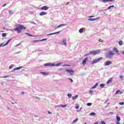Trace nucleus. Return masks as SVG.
<instances>
[{"label":"nucleus","instance_id":"nucleus-40","mask_svg":"<svg viewBox=\"0 0 124 124\" xmlns=\"http://www.w3.org/2000/svg\"><path fill=\"white\" fill-rule=\"evenodd\" d=\"M47 40V39H43L42 40H40V42L41 41H46Z\"/></svg>","mask_w":124,"mask_h":124},{"label":"nucleus","instance_id":"nucleus-58","mask_svg":"<svg viewBox=\"0 0 124 124\" xmlns=\"http://www.w3.org/2000/svg\"><path fill=\"white\" fill-rule=\"evenodd\" d=\"M4 6H6V4H5L2 6L3 7H4Z\"/></svg>","mask_w":124,"mask_h":124},{"label":"nucleus","instance_id":"nucleus-14","mask_svg":"<svg viewBox=\"0 0 124 124\" xmlns=\"http://www.w3.org/2000/svg\"><path fill=\"white\" fill-rule=\"evenodd\" d=\"M21 68H23L22 66H20V67H16L14 69H13V71H15V70H19V69H21Z\"/></svg>","mask_w":124,"mask_h":124},{"label":"nucleus","instance_id":"nucleus-45","mask_svg":"<svg viewBox=\"0 0 124 124\" xmlns=\"http://www.w3.org/2000/svg\"><path fill=\"white\" fill-rule=\"evenodd\" d=\"M53 34H55V33H51L48 34L47 35H53Z\"/></svg>","mask_w":124,"mask_h":124},{"label":"nucleus","instance_id":"nucleus-9","mask_svg":"<svg viewBox=\"0 0 124 124\" xmlns=\"http://www.w3.org/2000/svg\"><path fill=\"white\" fill-rule=\"evenodd\" d=\"M41 10H48L49 9V7H47L46 6H44L40 8Z\"/></svg>","mask_w":124,"mask_h":124},{"label":"nucleus","instance_id":"nucleus-18","mask_svg":"<svg viewBox=\"0 0 124 124\" xmlns=\"http://www.w3.org/2000/svg\"><path fill=\"white\" fill-rule=\"evenodd\" d=\"M67 105H58L57 107H62V108H65Z\"/></svg>","mask_w":124,"mask_h":124},{"label":"nucleus","instance_id":"nucleus-53","mask_svg":"<svg viewBox=\"0 0 124 124\" xmlns=\"http://www.w3.org/2000/svg\"><path fill=\"white\" fill-rule=\"evenodd\" d=\"M116 124H121L120 123V121H117V122H116Z\"/></svg>","mask_w":124,"mask_h":124},{"label":"nucleus","instance_id":"nucleus-48","mask_svg":"<svg viewBox=\"0 0 124 124\" xmlns=\"http://www.w3.org/2000/svg\"><path fill=\"white\" fill-rule=\"evenodd\" d=\"M75 108L76 109H79V106H76Z\"/></svg>","mask_w":124,"mask_h":124},{"label":"nucleus","instance_id":"nucleus-28","mask_svg":"<svg viewBox=\"0 0 124 124\" xmlns=\"http://www.w3.org/2000/svg\"><path fill=\"white\" fill-rule=\"evenodd\" d=\"M13 12H12V10H9V14H10L11 15H13Z\"/></svg>","mask_w":124,"mask_h":124},{"label":"nucleus","instance_id":"nucleus-25","mask_svg":"<svg viewBox=\"0 0 124 124\" xmlns=\"http://www.w3.org/2000/svg\"><path fill=\"white\" fill-rule=\"evenodd\" d=\"M77 97H78V95H77L75 96H72L73 100H74L75 99H76V98H77Z\"/></svg>","mask_w":124,"mask_h":124},{"label":"nucleus","instance_id":"nucleus-4","mask_svg":"<svg viewBox=\"0 0 124 124\" xmlns=\"http://www.w3.org/2000/svg\"><path fill=\"white\" fill-rule=\"evenodd\" d=\"M102 57H100L99 58L96 59L94 60L92 62V64H94V63H96V62H100V61L102 60Z\"/></svg>","mask_w":124,"mask_h":124},{"label":"nucleus","instance_id":"nucleus-60","mask_svg":"<svg viewBox=\"0 0 124 124\" xmlns=\"http://www.w3.org/2000/svg\"><path fill=\"white\" fill-rule=\"evenodd\" d=\"M21 94H24V92H22Z\"/></svg>","mask_w":124,"mask_h":124},{"label":"nucleus","instance_id":"nucleus-26","mask_svg":"<svg viewBox=\"0 0 124 124\" xmlns=\"http://www.w3.org/2000/svg\"><path fill=\"white\" fill-rule=\"evenodd\" d=\"M33 43H36V42H40V40H35L32 41Z\"/></svg>","mask_w":124,"mask_h":124},{"label":"nucleus","instance_id":"nucleus-42","mask_svg":"<svg viewBox=\"0 0 124 124\" xmlns=\"http://www.w3.org/2000/svg\"><path fill=\"white\" fill-rule=\"evenodd\" d=\"M120 105H124V102H122L119 103Z\"/></svg>","mask_w":124,"mask_h":124},{"label":"nucleus","instance_id":"nucleus-30","mask_svg":"<svg viewBox=\"0 0 124 124\" xmlns=\"http://www.w3.org/2000/svg\"><path fill=\"white\" fill-rule=\"evenodd\" d=\"M105 86V84H101L100 85V87H101V88H104Z\"/></svg>","mask_w":124,"mask_h":124},{"label":"nucleus","instance_id":"nucleus-22","mask_svg":"<svg viewBox=\"0 0 124 124\" xmlns=\"http://www.w3.org/2000/svg\"><path fill=\"white\" fill-rule=\"evenodd\" d=\"M113 52H115L116 54H118V53H119V50H118V48H113Z\"/></svg>","mask_w":124,"mask_h":124},{"label":"nucleus","instance_id":"nucleus-8","mask_svg":"<svg viewBox=\"0 0 124 124\" xmlns=\"http://www.w3.org/2000/svg\"><path fill=\"white\" fill-rule=\"evenodd\" d=\"M12 39H10L6 43L3 45V44H0V47H1V46H6V45H8V43H9V42H10V41H11Z\"/></svg>","mask_w":124,"mask_h":124},{"label":"nucleus","instance_id":"nucleus-21","mask_svg":"<svg viewBox=\"0 0 124 124\" xmlns=\"http://www.w3.org/2000/svg\"><path fill=\"white\" fill-rule=\"evenodd\" d=\"M64 26H66V24H61L57 26V29L62 28V27H64Z\"/></svg>","mask_w":124,"mask_h":124},{"label":"nucleus","instance_id":"nucleus-49","mask_svg":"<svg viewBox=\"0 0 124 124\" xmlns=\"http://www.w3.org/2000/svg\"><path fill=\"white\" fill-rule=\"evenodd\" d=\"M93 93V90L90 91V93L92 94V93Z\"/></svg>","mask_w":124,"mask_h":124},{"label":"nucleus","instance_id":"nucleus-57","mask_svg":"<svg viewBox=\"0 0 124 124\" xmlns=\"http://www.w3.org/2000/svg\"><path fill=\"white\" fill-rule=\"evenodd\" d=\"M48 114H52V112H51L50 111H48Z\"/></svg>","mask_w":124,"mask_h":124},{"label":"nucleus","instance_id":"nucleus-64","mask_svg":"<svg viewBox=\"0 0 124 124\" xmlns=\"http://www.w3.org/2000/svg\"><path fill=\"white\" fill-rule=\"evenodd\" d=\"M116 109H118V107H116Z\"/></svg>","mask_w":124,"mask_h":124},{"label":"nucleus","instance_id":"nucleus-7","mask_svg":"<svg viewBox=\"0 0 124 124\" xmlns=\"http://www.w3.org/2000/svg\"><path fill=\"white\" fill-rule=\"evenodd\" d=\"M45 66H54V63H46L44 64Z\"/></svg>","mask_w":124,"mask_h":124},{"label":"nucleus","instance_id":"nucleus-15","mask_svg":"<svg viewBox=\"0 0 124 124\" xmlns=\"http://www.w3.org/2000/svg\"><path fill=\"white\" fill-rule=\"evenodd\" d=\"M40 74H42V75H44V76H47V75H49L48 73H45L43 72H40Z\"/></svg>","mask_w":124,"mask_h":124},{"label":"nucleus","instance_id":"nucleus-41","mask_svg":"<svg viewBox=\"0 0 124 124\" xmlns=\"http://www.w3.org/2000/svg\"><path fill=\"white\" fill-rule=\"evenodd\" d=\"M62 66L63 67H64V66H70V65L64 64V65H62Z\"/></svg>","mask_w":124,"mask_h":124},{"label":"nucleus","instance_id":"nucleus-51","mask_svg":"<svg viewBox=\"0 0 124 124\" xmlns=\"http://www.w3.org/2000/svg\"><path fill=\"white\" fill-rule=\"evenodd\" d=\"M69 80H70V81H71V83H72L73 82V80L71 78H69Z\"/></svg>","mask_w":124,"mask_h":124},{"label":"nucleus","instance_id":"nucleus-55","mask_svg":"<svg viewBox=\"0 0 124 124\" xmlns=\"http://www.w3.org/2000/svg\"><path fill=\"white\" fill-rule=\"evenodd\" d=\"M36 99L39 100V99H40V98H39L38 97H36Z\"/></svg>","mask_w":124,"mask_h":124},{"label":"nucleus","instance_id":"nucleus-12","mask_svg":"<svg viewBox=\"0 0 124 124\" xmlns=\"http://www.w3.org/2000/svg\"><path fill=\"white\" fill-rule=\"evenodd\" d=\"M47 13L44 12H42L39 14L40 16H44V15H46Z\"/></svg>","mask_w":124,"mask_h":124},{"label":"nucleus","instance_id":"nucleus-33","mask_svg":"<svg viewBox=\"0 0 124 124\" xmlns=\"http://www.w3.org/2000/svg\"><path fill=\"white\" fill-rule=\"evenodd\" d=\"M25 34H27V35H29V36H33V35L30 34V33H28V32H26Z\"/></svg>","mask_w":124,"mask_h":124},{"label":"nucleus","instance_id":"nucleus-6","mask_svg":"<svg viewBox=\"0 0 124 124\" xmlns=\"http://www.w3.org/2000/svg\"><path fill=\"white\" fill-rule=\"evenodd\" d=\"M100 17H98L96 18H89L88 19V21H97V20H99Z\"/></svg>","mask_w":124,"mask_h":124},{"label":"nucleus","instance_id":"nucleus-54","mask_svg":"<svg viewBox=\"0 0 124 124\" xmlns=\"http://www.w3.org/2000/svg\"><path fill=\"white\" fill-rule=\"evenodd\" d=\"M109 114H110V115H113L114 114V112H110Z\"/></svg>","mask_w":124,"mask_h":124},{"label":"nucleus","instance_id":"nucleus-11","mask_svg":"<svg viewBox=\"0 0 124 124\" xmlns=\"http://www.w3.org/2000/svg\"><path fill=\"white\" fill-rule=\"evenodd\" d=\"M87 61H88V57H86L84 59V60L82 61V64H86L87 63Z\"/></svg>","mask_w":124,"mask_h":124},{"label":"nucleus","instance_id":"nucleus-52","mask_svg":"<svg viewBox=\"0 0 124 124\" xmlns=\"http://www.w3.org/2000/svg\"><path fill=\"white\" fill-rule=\"evenodd\" d=\"M119 77L121 79V80H123V76H120Z\"/></svg>","mask_w":124,"mask_h":124},{"label":"nucleus","instance_id":"nucleus-1","mask_svg":"<svg viewBox=\"0 0 124 124\" xmlns=\"http://www.w3.org/2000/svg\"><path fill=\"white\" fill-rule=\"evenodd\" d=\"M15 27H16V28H15L14 31H17L18 33H20L22 30H26V27L21 24L16 25Z\"/></svg>","mask_w":124,"mask_h":124},{"label":"nucleus","instance_id":"nucleus-47","mask_svg":"<svg viewBox=\"0 0 124 124\" xmlns=\"http://www.w3.org/2000/svg\"><path fill=\"white\" fill-rule=\"evenodd\" d=\"M31 23L33 24V25H36V24H35V23H34V22H33V21H31Z\"/></svg>","mask_w":124,"mask_h":124},{"label":"nucleus","instance_id":"nucleus-35","mask_svg":"<svg viewBox=\"0 0 124 124\" xmlns=\"http://www.w3.org/2000/svg\"><path fill=\"white\" fill-rule=\"evenodd\" d=\"M2 36L3 37H5V36H6V33H3Z\"/></svg>","mask_w":124,"mask_h":124},{"label":"nucleus","instance_id":"nucleus-20","mask_svg":"<svg viewBox=\"0 0 124 124\" xmlns=\"http://www.w3.org/2000/svg\"><path fill=\"white\" fill-rule=\"evenodd\" d=\"M112 81L113 79L110 78L108 80V81L107 82V84H110V83H112Z\"/></svg>","mask_w":124,"mask_h":124},{"label":"nucleus","instance_id":"nucleus-27","mask_svg":"<svg viewBox=\"0 0 124 124\" xmlns=\"http://www.w3.org/2000/svg\"><path fill=\"white\" fill-rule=\"evenodd\" d=\"M90 55H92V53H91V52H90L89 53H87L85 54L84 56V57H87V56H90Z\"/></svg>","mask_w":124,"mask_h":124},{"label":"nucleus","instance_id":"nucleus-36","mask_svg":"<svg viewBox=\"0 0 124 124\" xmlns=\"http://www.w3.org/2000/svg\"><path fill=\"white\" fill-rule=\"evenodd\" d=\"M114 7V5L110 6L108 7V9H111V8Z\"/></svg>","mask_w":124,"mask_h":124},{"label":"nucleus","instance_id":"nucleus-34","mask_svg":"<svg viewBox=\"0 0 124 124\" xmlns=\"http://www.w3.org/2000/svg\"><path fill=\"white\" fill-rule=\"evenodd\" d=\"M91 116H95V113L94 112H92L90 113Z\"/></svg>","mask_w":124,"mask_h":124},{"label":"nucleus","instance_id":"nucleus-50","mask_svg":"<svg viewBox=\"0 0 124 124\" xmlns=\"http://www.w3.org/2000/svg\"><path fill=\"white\" fill-rule=\"evenodd\" d=\"M93 17H94V16H88V18H93Z\"/></svg>","mask_w":124,"mask_h":124},{"label":"nucleus","instance_id":"nucleus-44","mask_svg":"<svg viewBox=\"0 0 124 124\" xmlns=\"http://www.w3.org/2000/svg\"><path fill=\"white\" fill-rule=\"evenodd\" d=\"M100 124H106V123H105V122L104 121H101L100 122Z\"/></svg>","mask_w":124,"mask_h":124},{"label":"nucleus","instance_id":"nucleus-62","mask_svg":"<svg viewBox=\"0 0 124 124\" xmlns=\"http://www.w3.org/2000/svg\"><path fill=\"white\" fill-rule=\"evenodd\" d=\"M10 31H14L13 30L10 29Z\"/></svg>","mask_w":124,"mask_h":124},{"label":"nucleus","instance_id":"nucleus-5","mask_svg":"<svg viewBox=\"0 0 124 124\" xmlns=\"http://www.w3.org/2000/svg\"><path fill=\"white\" fill-rule=\"evenodd\" d=\"M66 71L67 73H69L71 76H73V74H74V71L72 69H66Z\"/></svg>","mask_w":124,"mask_h":124},{"label":"nucleus","instance_id":"nucleus-23","mask_svg":"<svg viewBox=\"0 0 124 124\" xmlns=\"http://www.w3.org/2000/svg\"><path fill=\"white\" fill-rule=\"evenodd\" d=\"M97 86H98V83H96L95 85L92 87V89H96V87H97Z\"/></svg>","mask_w":124,"mask_h":124},{"label":"nucleus","instance_id":"nucleus-39","mask_svg":"<svg viewBox=\"0 0 124 124\" xmlns=\"http://www.w3.org/2000/svg\"><path fill=\"white\" fill-rule=\"evenodd\" d=\"M119 45H123V41H120L119 42Z\"/></svg>","mask_w":124,"mask_h":124},{"label":"nucleus","instance_id":"nucleus-2","mask_svg":"<svg viewBox=\"0 0 124 124\" xmlns=\"http://www.w3.org/2000/svg\"><path fill=\"white\" fill-rule=\"evenodd\" d=\"M114 55H115V53H113V51L110 50L106 53V56L107 58L111 59V58H113V56H114Z\"/></svg>","mask_w":124,"mask_h":124},{"label":"nucleus","instance_id":"nucleus-29","mask_svg":"<svg viewBox=\"0 0 124 124\" xmlns=\"http://www.w3.org/2000/svg\"><path fill=\"white\" fill-rule=\"evenodd\" d=\"M83 31H84V30L83 29H80L79 30V33H82V32H83Z\"/></svg>","mask_w":124,"mask_h":124},{"label":"nucleus","instance_id":"nucleus-43","mask_svg":"<svg viewBox=\"0 0 124 124\" xmlns=\"http://www.w3.org/2000/svg\"><path fill=\"white\" fill-rule=\"evenodd\" d=\"M60 32H61V31L54 32V34H58L60 33Z\"/></svg>","mask_w":124,"mask_h":124},{"label":"nucleus","instance_id":"nucleus-17","mask_svg":"<svg viewBox=\"0 0 124 124\" xmlns=\"http://www.w3.org/2000/svg\"><path fill=\"white\" fill-rule=\"evenodd\" d=\"M62 43H63V45H64V46H67V43H66V39H63L62 40Z\"/></svg>","mask_w":124,"mask_h":124},{"label":"nucleus","instance_id":"nucleus-32","mask_svg":"<svg viewBox=\"0 0 124 124\" xmlns=\"http://www.w3.org/2000/svg\"><path fill=\"white\" fill-rule=\"evenodd\" d=\"M78 121V118H76L74 121H73V124H74V123H77Z\"/></svg>","mask_w":124,"mask_h":124},{"label":"nucleus","instance_id":"nucleus-13","mask_svg":"<svg viewBox=\"0 0 124 124\" xmlns=\"http://www.w3.org/2000/svg\"><path fill=\"white\" fill-rule=\"evenodd\" d=\"M123 92L121 90H117L115 93V94H122Z\"/></svg>","mask_w":124,"mask_h":124},{"label":"nucleus","instance_id":"nucleus-61","mask_svg":"<svg viewBox=\"0 0 124 124\" xmlns=\"http://www.w3.org/2000/svg\"><path fill=\"white\" fill-rule=\"evenodd\" d=\"M122 54H123L124 55V51L122 52Z\"/></svg>","mask_w":124,"mask_h":124},{"label":"nucleus","instance_id":"nucleus-24","mask_svg":"<svg viewBox=\"0 0 124 124\" xmlns=\"http://www.w3.org/2000/svg\"><path fill=\"white\" fill-rule=\"evenodd\" d=\"M116 119H117V122H120V121H121V117H120V116H116Z\"/></svg>","mask_w":124,"mask_h":124},{"label":"nucleus","instance_id":"nucleus-37","mask_svg":"<svg viewBox=\"0 0 124 124\" xmlns=\"http://www.w3.org/2000/svg\"><path fill=\"white\" fill-rule=\"evenodd\" d=\"M92 103H88L87 104V106H92Z\"/></svg>","mask_w":124,"mask_h":124},{"label":"nucleus","instance_id":"nucleus-16","mask_svg":"<svg viewBox=\"0 0 124 124\" xmlns=\"http://www.w3.org/2000/svg\"><path fill=\"white\" fill-rule=\"evenodd\" d=\"M108 1H115V0H102V2H104V3Z\"/></svg>","mask_w":124,"mask_h":124},{"label":"nucleus","instance_id":"nucleus-31","mask_svg":"<svg viewBox=\"0 0 124 124\" xmlns=\"http://www.w3.org/2000/svg\"><path fill=\"white\" fill-rule=\"evenodd\" d=\"M67 96L69 98H71V97L72 96V94L71 93H69L67 94Z\"/></svg>","mask_w":124,"mask_h":124},{"label":"nucleus","instance_id":"nucleus-56","mask_svg":"<svg viewBox=\"0 0 124 124\" xmlns=\"http://www.w3.org/2000/svg\"><path fill=\"white\" fill-rule=\"evenodd\" d=\"M17 46H20V44H18V45H16V47H17Z\"/></svg>","mask_w":124,"mask_h":124},{"label":"nucleus","instance_id":"nucleus-38","mask_svg":"<svg viewBox=\"0 0 124 124\" xmlns=\"http://www.w3.org/2000/svg\"><path fill=\"white\" fill-rule=\"evenodd\" d=\"M8 77H10V76H6L0 77V78H8Z\"/></svg>","mask_w":124,"mask_h":124},{"label":"nucleus","instance_id":"nucleus-63","mask_svg":"<svg viewBox=\"0 0 124 124\" xmlns=\"http://www.w3.org/2000/svg\"><path fill=\"white\" fill-rule=\"evenodd\" d=\"M40 52H42V50H39Z\"/></svg>","mask_w":124,"mask_h":124},{"label":"nucleus","instance_id":"nucleus-46","mask_svg":"<svg viewBox=\"0 0 124 124\" xmlns=\"http://www.w3.org/2000/svg\"><path fill=\"white\" fill-rule=\"evenodd\" d=\"M12 67H13V65H11L9 66V69H11V68H12Z\"/></svg>","mask_w":124,"mask_h":124},{"label":"nucleus","instance_id":"nucleus-19","mask_svg":"<svg viewBox=\"0 0 124 124\" xmlns=\"http://www.w3.org/2000/svg\"><path fill=\"white\" fill-rule=\"evenodd\" d=\"M62 64V62L58 63L57 64H54V66H61Z\"/></svg>","mask_w":124,"mask_h":124},{"label":"nucleus","instance_id":"nucleus-59","mask_svg":"<svg viewBox=\"0 0 124 124\" xmlns=\"http://www.w3.org/2000/svg\"><path fill=\"white\" fill-rule=\"evenodd\" d=\"M94 124H98V122H96Z\"/></svg>","mask_w":124,"mask_h":124},{"label":"nucleus","instance_id":"nucleus-10","mask_svg":"<svg viewBox=\"0 0 124 124\" xmlns=\"http://www.w3.org/2000/svg\"><path fill=\"white\" fill-rule=\"evenodd\" d=\"M112 64V61H107L106 62L105 65L108 66V65H110V64Z\"/></svg>","mask_w":124,"mask_h":124},{"label":"nucleus","instance_id":"nucleus-3","mask_svg":"<svg viewBox=\"0 0 124 124\" xmlns=\"http://www.w3.org/2000/svg\"><path fill=\"white\" fill-rule=\"evenodd\" d=\"M101 50L100 49H97L95 50H93L90 51V54H91V55H97V54H99V53H100Z\"/></svg>","mask_w":124,"mask_h":124}]
</instances>
